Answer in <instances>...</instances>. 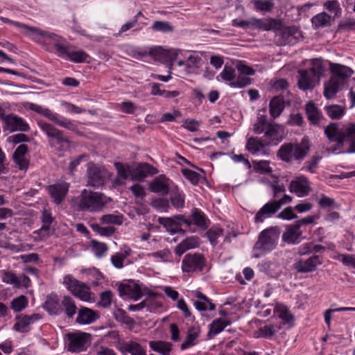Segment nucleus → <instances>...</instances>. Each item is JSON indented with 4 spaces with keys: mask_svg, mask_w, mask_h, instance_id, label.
Segmentation results:
<instances>
[{
    "mask_svg": "<svg viewBox=\"0 0 355 355\" xmlns=\"http://www.w3.org/2000/svg\"><path fill=\"white\" fill-rule=\"evenodd\" d=\"M310 141L304 137L300 143H285L280 146L277 152V156L282 161L291 163L293 160L301 162L310 151Z\"/></svg>",
    "mask_w": 355,
    "mask_h": 355,
    "instance_id": "1",
    "label": "nucleus"
},
{
    "mask_svg": "<svg viewBox=\"0 0 355 355\" xmlns=\"http://www.w3.org/2000/svg\"><path fill=\"white\" fill-rule=\"evenodd\" d=\"M110 201L103 193L84 189L75 199L77 209L82 211H101Z\"/></svg>",
    "mask_w": 355,
    "mask_h": 355,
    "instance_id": "2",
    "label": "nucleus"
},
{
    "mask_svg": "<svg viewBox=\"0 0 355 355\" xmlns=\"http://www.w3.org/2000/svg\"><path fill=\"white\" fill-rule=\"evenodd\" d=\"M28 36L33 41L42 44L49 52H52L55 49L58 55L65 53V46L62 43L63 39L55 33L31 26Z\"/></svg>",
    "mask_w": 355,
    "mask_h": 355,
    "instance_id": "3",
    "label": "nucleus"
},
{
    "mask_svg": "<svg viewBox=\"0 0 355 355\" xmlns=\"http://www.w3.org/2000/svg\"><path fill=\"white\" fill-rule=\"evenodd\" d=\"M297 85L303 91L311 90L319 84L323 75L322 63L320 60H312L311 67L307 69H300L297 71Z\"/></svg>",
    "mask_w": 355,
    "mask_h": 355,
    "instance_id": "4",
    "label": "nucleus"
},
{
    "mask_svg": "<svg viewBox=\"0 0 355 355\" xmlns=\"http://www.w3.org/2000/svg\"><path fill=\"white\" fill-rule=\"evenodd\" d=\"M280 230L277 227H271L263 230L253 248V257L259 258L273 250L277 245Z\"/></svg>",
    "mask_w": 355,
    "mask_h": 355,
    "instance_id": "5",
    "label": "nucleus"
},
{
    "mask_svg": "<svg viewBox=\"0 0 355 355\" xmlns=\"http://www.w3.org/2000/svg\"><path fill=\"white\" fill-rule=\"evenodd\" d=\"M324 134L331 141H336L342 146L344 141L355 135V123H349L339 128L338 123H330L324 129Z\"/></svg>",
    "mask_w": 355,
    "mask_h": 355,
    "instance_id": "6",
    "label": "nucleus"
},
{
    "mask_svg": "<svg viewBox=\"0 0 355 355\" xmlns=\"http://www.w3.org/2000/svg\"><path fill=\"white\" fill-rule=\"evenodd\" d=\"M63 284L71 293L84 302L91 301L90 288L70 275L64 276Z\"/></svg>",
    "mask_w": 355,
    "mask_h": 355,
    "instance_id": "7",
    "label": "nucleus"
},
{
    "mask_svg": "<svg viewBox=\"0 0 355 355\" xmlns=\"http://www.w3.org/2000/svg\"><path fill=\"white\" fill-rule=\"evenodd\" d=\"M87 184L98 188L106 182L112 176L104 166L90 162L87 165Z\"/></svg>",
    "mask_w": 355,
    "mask_h": 355,
    "instance_id": "8",
    "label": "nucleus"
},
{
    "mask_svg": "<svg viewBox=\"0 0 355 355\" xmlns=\"http://www.w3.org/2000/svg\"><path fill=\"white\" fill-rule=\"evenodd\" d=\"M69 341L67 349L73 353L85 352L91 344V334L82 331L69 332L66 334Z\"/></svg>",
    "mask_w": 355,
    "mask_h": 355,
    "instance_id": "9",
    "label": "nucleus"
},
{
    "mask_svg": "<svg viewBox=\"0 0 355 355\" xmlns=\"http://www.w3.org/2000/svg\"><path fill=\"white\" fill-rule=\"evenodd\" d=\"M28 107L30 110L42 114L60 127L70 130H74L76 128V125L72 122V121L62 117L57 113L53 112L48 108L43 107L41 105L35 103H29Z\"/></svg>",
    "mask_w": 355,
    "mask_h": 355,
    "instance_id": "10",
    "label": "nucleus"
},
{
    "mask_svg": "<svg viewBox=\"0 0 355 355\" xmlns=\"http://www.w3.org/2000/svg\"><path fill=\"white\" fill-rule=\"evenodd\" d=\"M158 220L171 234L180 231L182 225H184L185 227H189L192 224L190 219L186 218L182 215L175 216L173 218H159Z\"/></svg>",
    "mask_w": 355,
    "mask_h": 355,
    "instance_id": "11",
    "label": "nucleus"
},
{
    "mask_svg": "<svg viewBox=\"0 0 355 355\" xmlns=\"http://www.w3.org/2000/svg\"><path fill=\"white\" fill-rule=\"evenodd\" d=\"M157 173L158 170L148 163H136L131 166L130 178L132 180L142 181L148 175Z\"/></svg>",
    "mask_w": 355,
    "mask_h": 355,
    "instance_id": "12",
    "label": "nucleus"
},
{
    "mask_svg": "<svg viewBox=\"0 0 355 355\" xmlns=\"http://www.w3.org/2000/svg\"><path fill=\"white\" fill-rule=\"evenodd\" d=\"M205 258L200 254H186L182 260V268L184 272L201 271L205 265Z\"/></svg>",
    "mask_w": 355,
    "mask_h": 355,
    "instance_id": "13",
    "label": "nucleus"
},
{
    "mask_svg": "<svg viewBox=\"0 0 355 355\" xmlns=\"http://www.w3.org/2000/svg\"><path fill=\"white\" fill-rule=\"evenodd\" d=\"M118 289L120 296H126L135 301L138 300L143 295L141 287L134 281H128L121 284Z\"/></svg>",
    "mask_w": 355,
    "mask_h": 355,
    "instance_id": "14",
    "label": "nucleus"
},
{
    "mask_svg": "<svg viewBox=\"0 0 355 355\" xmlns=\"http://www.w3.org/2000/svg\"><path fill=\"white\" fill-rule=\"evenodd\" d=\"M289 191L295 193L298 197L306 196L311 191L309 181L304 175L296 178L291 180Z\"/></svg>",
    "mask_w": 355,
    "mask_h": 355,
    "instance_id": "15",
    "label": "nucleus"
},
{
    "mask_svg": "<svg viewBox=\"0 0 355 355\" xmlns=\"http://www.w3.org/2000/svg\"><path fill=\"white\" fill-rule=\"evenodd\" d=\"M251 28H255L266 31L271 30L281 31L283 28V25L280 20L275 19H257L253 17L251 19Z\"/></svg>",
    "mask_w": 355,
    "mask_h": 355,
    "instance_id": "16",
    "label": "nucleus"
},
{
    "mask_svg": "<svg viewBox=\"0 0 355 355\" xmlns=\"http://www.w3.org/2000/svg\"><path fill=\"white\" fill-rule=\"evenodd\" d=\"M173 185H175L164 175H160L155 178L149 185V189L152 192L166 195L169 193Z\"/></svg>",
    "mask_w": 355,
    "mask_h": 355,
    "instance_id": "17",
    "label": "nucleus"
},
{
    "mask_svg": "<svg viewBox=\"0 0 355 355\" xmlns=\"http://www.w3.org/2000/svg\"><path fill=\"white\" fill-rule=\"evenodd\" d=\"M69 188V184L65 182H62L56 184L49 185L47 187V191L53 199L55 204L59 205L65 198Z\"/></svg>",
    "mask_w": 355,
    "mask_h": 355,
    "instance_id": "18",
    "label": "nucleus"
},
{
    "mask_svg": "<svg viewBox=\"0 0 355 355\" xmlns=\"http://www.w3.org/2000/svg\"><path fill=\"white\" fill-rule=\"evenodd\" d=\"M3 121L7 129L10 132H26L30 129L28 124L21 117L15 114H9L3 116Z\"/></svg>",
    "mask_w": 355,
    "mask_h": 355,
    "instance_id": "19",
    "label": "nucleus"
},
{
    "mask_svg": "<svg viewBox=\"0 0 355 355\" xmlns=\"http://www.w3.org/2000/svg\"><path fill=\"white\" fill-rule=\"evenodd\" d=\"M38 125L49 137L55 139L58 144L69 143V139L64 136L62 131L56 128L52 124L40 121L38 123Z\"/></svg>",
    "mask_w": 355,
    "mask_h": 355,
    "instance_id": "20",
    "label": "nucleus"
},
{
    "mask_svg": "<svg viewBox=\"0 0 355 355\" xmlns=\"http://www.w3.org/2000/svg\"><path fill=\"white\" fill-rule=\"evenodd\" d=\"M98 311L85 306H81L77 313L76 322L80 324H89L99 318Z\"/></svg>",
    "mask_w": 355,
    "mask_h": 355,
    "instance_id": "21",
    "label": "nucleus"
},
{
    "mask_svg": "<svg viewBox=\"0 0 355 355\" xmlns=\"http://www.w3.org/2000/svg\"><path fill=\"white\" fill-rule=\"evenodd\" d=\"M279 208L276 200H271L266 203L257 213L254 217L255 223H262L266 218H270L275 214Z\"/></svg>",
    "mask_w": 355,
    "mask_h": 355,
    "instance_id": "22",
    "label": "nucleus"
},
{
    "mask_svg": "<svg viewBox=\"0 0 355 355\" xmlns=\"http://www.w3.org/2000/svg\"><path fill=\"white\" fill-rule=\"evenodd\" d=\"M330 70L332 73L331 77L335 78L336 80H339L343 84L354 72L351 68L337 63H331Z\"/></svg>",
    "mask_w": 355,
    "mask_h": 355,
    "instance_id": "23",
    "label": "nucleus"
},
{
    "mask_svg": "<svg viewBox=\"0 0 355 355\" xmlns=\"http://www.w3.org/2000/svg\"><path fill=\"white\" fill-rule=\"evenodd\" d=\"M27 152V145L20 144L13 153V160L20 170H26L28 168L29 160L26 157Z\"/></svg>",
    "mask_w": 355,
    "mask_h": 355,
    "instance_id": "24",
    "label": "nucleus"
},
{
    "mask_svg": "<svg viewBox=\"0 0 355 355\" xmlns=\"http://www.w3.org/2000/svg\"><path fill=\"white\" fill-rule=\"evenodd\" d=\"M283 130L282 125L270 122L265 130L264 137L268 140L266 142H270V145L272 143L277 144L282 140L280 132Z\"/></svg>",
    "mask_w": 355,
    "mask_h": 355,
    "instance_id": "25",
    "label": "nucleus"
},
{
    "mask_svg": "<svg viewBox=\"0 0 355 355\" xmlns=\"http://www.w3.org/2000/svg\"><path fill=\"white\" fill-rule=\"evenodd\" d=\"M321 264L320 257L313 256L306 260H300L295 263V268L300 272H310L316 270L317 266Z\"/></svg>",
    "mask_w": 355,
    "mask_h": 355,
    "instance_id": "26",
    "label": "nucleus"
},
{
    "mask_svg": "<svg viewBox=\"0 0 355 355\" xmlns=\"http://www.w3.org/2000/svg\"><path fill=\"white\" fill-rule=\"evenodd\" d=\"M40 319V314L35 313L31 315H21L17 318V322L14 325V329L19 332H27L29 331V326L35 321Z\"/></svg>",
    "mask_w": 355,
    "mask_h": 355,
    "instance_id": "27",
    "label": "nucleus"
},
{
    "mask_svg": "<svg viewBox=\"0 0 355 355\" xmlns=\"http://www.w3.org/2000/svg\"><path fill=\"white\" fill-rule=\"evenodd\" d=\"M302 234L300 228L295 223L287 227L282 234V240L288 244H297L300 242Z\"/></svg>",
    "mask_w": 355,
    "mask_h": 355,
    "instance_id": "28",
    "label": "nucleus"
},
{
    "mask_svg": "<svg viewBox=\"0 0 355 355\" xmlns=\"http://www.w3.org/2000/svg\"><path fill=\"white\" fill-rule=\"evenodd\" d=\"M78 311L74 300L69 295H64L61 300V313H63L68 319H73Z\"/></svg>",
    "mask_w": 355,
    "mask_h": 355,
    "instance_id": "29",
    "label": "nucleus"
},
{
    "mask_svg": "<svg viewBox=\"0 0 355 355\" xmlns=\"http://www.w3.org/2000/svg\"><path fill=\"white\" fill-rule=\"evenodd\" d=\"M119 350L122 354L130 353L131 355H146V350L142 346L135 341L130 340L123 343Z\"/></svg>",
    "mask_w": 355,
    "mask_h": 355,
    "instance_id": "30",
    "label": "nucleus"
},
{
    "mask_svg": "<svg viewBox=\"0 0 355 355\" xmlns=\"http://www.w3.org/2000/svg\"><path fill=\"white\" fill-rule=\"evenodd\" d=\"M284 109V98L279 96L273 97L269 103V113L272 119L279 117Z\"/></svg>",
    "mask_w": 355,
    "mask_h": 355,
    "instance_id": "31",
    "label": "nucleus"
},
{
    "mask_svg": "<svg viewBox=\"0 0 355 355\" xmlns=\"http://www.w3.org/2000/svg\"><path fill=\"white\" fill-rule=\"evenodd\" d=\"M343 85V83L331 76L330 79L324 84V96L327 99L334 98Z\"/></svg>",
    "mask_w": 355,
    "mask_h": 355,
    "instance_id": "32",
    "label": "nucleus"
},
{
    "mask_svg": "<svg viewBox=\"0 0 355 355\" xmlns=\"http://www.w3.org/2000/svg\"><path fill=\"white\" fill-rule=\"evenodd\" d=\"M268 145L270 142H264L261 138L250 137L246 143V149L252 154H257Z\"/></svg>",
    "mask_w": 355,
    "mask_h": 355,
    "instance_id": "33",
    "label": "nucleus"
},
{
    "mask_svg": "<svg viewBox=\"0 0 355 355\" xmlns=\"http://www.w3.org/2000/svg\"><path fill=\"white\" fill-rule=\"evenodd\" d=\"M59 56H67L70 60L74 62H83L89 57L88 54L83 50L71 51L65 46V53H60Z\"/></svg>",
    "mask_w": 355,
    "mask_h": 355,
    "instance_id": "34",
    "label": "nucleus"
},
{
    "mask_svg": "<svg viewBox=\"0 0 355 355\" xmlns=\"http://www.w3.org/2000/svg\"><path fill=\"white\" fill-rule=\"evenodd\" d=\"M53 220L51 212L49 210L44 209L42 216V226L35 233L44 238L48 236Z\"/></svg>",
    "mask_w": 355,
    "mask_h": 355,
    "instance_id": "35",
    "label": "nucleus"
},
{
    "mask_svg": "<svg viewBox=\"0 0 355 355\" xmlns=\"http://www.w3.org/2000/svg\"><path fill=\"white\" fill-rule=\"evenodd\" d=\"M150 347L162 355H170L172 350V344L162 340H153L149 342Z\"/></svg>",
    "mask_w": 355,
    "mask_h": 355,
    "instance_id": "36",
    "label": "nucleus"
},
{
    "mask_svg": "<svg viewBox=\"0 0 355 355\" xmlns=\"http://www.w3.org/2000/svg\"><path fill=\"white\" fill-rule=\"evenodd\" d=\"M44 307L51 315H59L61 314V302H58L55 295L49 297Z\"/></svg>",
    "mask_w": 355,
    "mask_h": 355,
    "instance_id": "37",
    "label": "nucleus"
},
{
    "mask_svg": "<svg viewBox=\"0 0 355 355\" xmlns=\"http://www.w3.org/2000/svg\"><path fill=\"white\" fill-rule=\"evenodd\" d=\"M169 193L171 203L174 207L180 209L184 206V195L179 191L176 185H173Z\"/></svg>",
    "mask_w": 355,
    "mask_h": 355,
    "instance_id": "38",
    "label": "nucleus"
},
{
    "mask_svg": "<svg viewBox=\"0 0 355 355\" xmlns=\"http://www.w3.org/2000/svg\"><path fill=\"white\" fill-rule=\"evenodd\" d=\"M333 19L334 18L331 16L322 12L313 16L311 19V22L314 28L317 29L329 26Z\"/></svg>",
    "mask_w": 355,
    "mask_h": 355,
    "instance_id": "39",
    "label": "nucleus"
},
{
    "mask_svg": "<svg viewBox=\"0 0 355 355\" xmlns=\"http://www.w3.org/2000/svg\"><path fill=\"white\" fill-rule=\"evenodd\" d=\"M306 111L308 119L311 122V123L314 125L318 124L322 118V114L315 107V104L312 102L308 103L306 105Z\"/></svg>",
    "mask_w": 355,
    "mask_h": 355,
    "instance_id": "40",
    "label": "nucleus"
},
{
    "mask_svg": "<svg viewBox=\"0 0 355 355\" xmlns=\"http://www.w3.org/2000/svg\"><path fill=\"white\" fill-rule=\"evenodd\" d=\"M324 110L327 116L331 119H341L346 112L345 107L340 105H327Z\"/></svg>",
    "mask_w": 355,
    "mask_h": 355,
    "instance_id": "41",
    "label": "nucleus"
},
{
    "mask_svg": "<svg viewBox=\"0 0 355 355\" xmlns=\"http://www.w3.org/2000/svg\"><path fill=\"white\" fill-rule=\"evenodd\" d=\"M252 3L257 12L263 13L271 12L275 7L274 0H253Z\"/></svg>",
    "mask_w": 355,
    "mask_h": 355,
    "instance_id": "42",
    "label": "nucleus"
},
{
    "mask_svg": "<svg viewBox=\"0 0 355 355\" xmlns=\"http://www.w3.org/2000/svg\"><path fill=\"white\" fill-rule=\"evenodd\" d=\"M191 216L196 225L202 230H205L208 227L206 216L200 210L196 208L193 209L192 210Z\"/></svg>",
    "mask_w": 355,
    "mask_h": 355,
    "instance_id": "43",
    "label": "nucleus"
},
{
    "mask_svg": "<svg viewBox=\"0 0 355 355\" xmlns=\"http://www.w3.org/2000/svg\"><path fill=\"white\" fill-rule=\"evenodd\" d=\"M269 123L266 115H259L253 125L254 132L258 135L263 133Z\"/></svg>",
    "mask_w": 355,
    "mask_h": 355,
    "instance_id": "44",
    "label": "nucleus"
},
{
    "mask_svg": "<svg viewBox=\"0 0 355 355\" xmlns=\"http://www.w3.org/2000/svg\"><path fill=\"white\" fill-rule=\"evenodd\" d=\"M199 336V331L195 328L189 329L185 340L181 345V349L184 350L194 345V340Z\"/></svg>",
    "mask_w": 355,
    "mask_h": 355,
    "instance_id": "45",
    "label": "nucleus"
},
{
    "mask_svg": "<svg viewBox=\"0 0 355 355\" xmlns=\"http://www.w3.org/2000/svg\"><path fill=\"white\" fill-rule=\"evenodd\" d=\"M230 324V322L224 320L223 319H217L214 320L210 324L209 334L212 333L216 335L220 333L227 326Z\"/></svg>",
    "mask_w": 355,
    "mask_h": 355,
    "instance_id": "46",
    "label": "nucleus"
},
{
    "mask_svg": "<svg viewBox=\"0 0 355 355\" xmlns=\"http://www.w3.org/2000/svg\"><path fill=\"white\" fill-rule=\"evenodd\" d=\"M114 317L116 320L123 322L125 324L131 325L134 324V320L129 317L126 312L122 309H116L114 311Z\"/></svg>",
    "mask_w": 355,
    "mask_h": 355,
    "instance_id": "47",
    "label": "nucleus"
},
{
    "mask_svg": "<svg viewBox=\"0 0 355 355\" xmlns=\"http://www.w3.org/2000/svg\"><path fill=\"white\" fill-rule=\"evenodd\" d=\"M114 165L119 177L122 178L123 180H127L129 176L130 177L131 166L121 162H114Z\"/></svg>",
    "mask_w": 355,
    "mask_h": 355,
    "instance_id": "48",
    "label": "nucleus"
},
{
    "mask_svg": "<svg viewBox=\"0 0 355 355\" xmlns=\"http://www.w3.org/2000/svg\"><path fill=\"white\" fill-rule=\"evenodd\" d=\"M275 311L279 318L286 322H290L293 320V316L290 313L288 309L284 305H277Z\"/></svg>",
    "mask_w": 355,
    "mask_h": 355,
    "instance_id": "49",
    "label": "nucleus"
},
{
    "mask_svg": "<svg viewBox=\"0 0 355 355\" xmlns=\"http://www.w3.org/2000/svg\"><path fill=\"white\" fill-rule=\"evenodd\" d=\"M130 251L125 250L124 253H116L114 255L112 256L111 261L114 267L116 268H121L123 266L124 260L130 255Z\"/></svg>",
    "mask_w": 355,
    "mask_h": 355,
    "instance_id": "50",
    "label": "nucleus"
},
{
    "mask_svg": "<svg viewBox=\"0 0 355 355\" xmlns=\"http://www.w3.org/2000/svg\"><path fill=\"white\" fill-rule=\"evenodd\" d=\"M220 76L224 81L230 83L234 82L236 78V71L231 66L225 65Z\"/></svg>",
    "mask_w": 355,
    "mask_h": 355,
    "instance_id": "51",
    "label": "nucleus"
},
{
    "mask_svg": "<svg viewBox=\"0 0 355 355\" xmlns=\"http://www.w3.org/2000/svg\"><path fill=\"white\" fill-rule=\"evenodd\" d=\"M92 251L98 258H101L108 250V248L105 243L98 242L96 241H92Z\"/></svg>",
    "mask_w": 355,
    "mask_h": 355,
    "instance_id": "52",
    "label": "nucleus"
},
{
    "mask_svg": "<svg viewBox=\"0 0 355 355\" xmlns=\"http://www.w3.org/2000/svg\"><path fill=\"white\" fill-rule=\"evenodd\" d=\"M101 221L103 224L121 225L123 223V216L114 214H105L101 217Z\"/></svg>",
    "mask_w": 355,
    "mask_h": 355,
    "instance_id": "53",
    "label": "nucleus"
},
{
    "mask_svg": "<svg viewBox=\"0 0 355 355\" xmlns=\"http://www.w3.org/2000/svg\"><path fill=\"white\" fill-rule=\"evenodd\" d=\"M92 230L101 236H110L115 232V228L113 227H101L97 223L91 225Z\"/></svg>",
    "mask_w": 355,
    "mask_h": 355,
    "instance_id": "54",
    "label": "nucleus"
},
{
    "mask_svg": "<svg viewBox=\"0 0 355 355\" xmlns=\"http://www.w3.org/2000/svg\"><path fill=\"white\" fill-rule=\"evenodd\" d=\"M28 304V300L24 295L13 299L11 302V307L15 312L22 311Z\"/></svg>",
    "mask_w": 355,
    "mask_h": 355,
    "instance_id": "55",
    "label": "nucleus"
},
{
    "mask_svg": "<svg viewBox=\"0 0 355 355\" xmlns=\"http://www.w3.org/2000/svg\"><path fill=\"white\" fill-rule=\"evenodd\" d=\"M182 173L192 184L194 185L198 184L202 178L199 173L187 168L182 169Z\"/></svg>",
    "mask_w": 355,
    "mask_h": 355,
    "instance_id": "56",
    "label": "nucleus"
},
{
    "mask_svg": "<svg viewBox=\"0 0 355 355\" xmlns=\"http://www.w3.org/2000/svg\"><path fill=\"white\" fill-rule=\"evenodd\" d=\"M254 169L262 174H270L272 172L270 166V162L266 160H261L254 162Z\"/></svg>",
    "mask_w": 355,
    "mask_h": 355,
    "instance_id": "57",
    "label": "nucleus"
},
{
    "mask_svg": "<svg viewBox=\"0 0 355 355\" xmlns=\"http://www.w3.org/2000/svg\"><path fill=\"white\" fill-rule=\"evenodd\" d=\"M152 28L159 32H172L173 26L168 21H156L152 26Z\"/></svg>",
    "mask_w": 355,
    "mask_h": 355,
    "instance_id": "58",
    "label": "nucleus"
},
{
    "mask_svg": "<svg viewBox=\"0 0 355 355\" xmlns=\"http://www.w3.org/2000/svg\"><path fill=\"white\" fill-rule=\"evenodd\" d=\"M324 6L327 10H328L331 13H334V19L335 17H338L340 15L341 9L340 8V4L338 1L333 0L327 1Z\"/></svg>",
    "mask_w": 355,
    "mask_h": 355,
    "instance_id": "59",
    "label": "nucleus"
},
{
    "mask_svg": "<svg viewBox=\"0 0 355 355\" xmlns=\"http://www.w3.org/2000/svg\"><path fill=\"white\" fill-rule=\"evenodd\" d=\"M251 83L250 78L246 77L245 76L241 75L238 76L236 80H234V82H232L230 85L234 88H243L247 85H249Z\"/></svg>",
    "mask_w": 355,
    "mask_h": 355,
    "instance_id": "60",
    "label": "nucleus"
},
{
    "mask_svg": "<svg viewBox=\"0 0 355 355\" xmlns=\"http://www.w3.org/2000/svg\"><path fill=\"white\" fill-rule=\"evenodd\" d=\"M112 293L107 290L101 293L99 305L102 307L107 308L110 306L112 300Z\"/></svg>",
    "mask_w": 355,
    "mask_h": 355,
    "instance_id": "61",
    "label": "nucleus"
},
{
    "mask_svg": "<svg viewBox=\"0 0 355 355\" xmlns=\"http://www.w3.org/2000/svg\"><path fill=\"white\" fill-rule=\"evenodd\" d=\"M149 55L155 60H161L164 57L167 56V51L160 46H157L150 49Z\"/></svg>",
    "mask_w": 355,
    "mask_h": 355,
    "instance_id": "62",
    "label": "nucleus"
},
{
    "mask_svg": "<svg viewBox=\"0 0 355 355\" xmlns=\"http://www.w3.org/2000/svg\"><path fill=\"white\" fill-rule=\"evenodd\" d=\"M2 280L6 284H12L19 288L18 277L12 272H4Z\"/></svg>",
    "mask_w": 355,
    "mask_h": 355,
    "instance_id": "63",
    "label": "nucleus"
},
{
    "mask_svg": "<svg viewBox=\"0 0 355 355\" xmlns=\"http://www.w3.org/2000/svg\"><path fill=\"white\" fill-rule=\"evenodd\" d=\"M338 259L347 266H352L355 268V256L352 254H339Z\"/></svg>",
    "mask_w": 355,
    "mask_h": 355,
    "instance_id": "64",
    "label": "nucleus"
}]
</instances>
